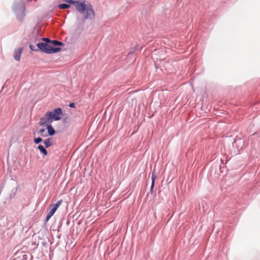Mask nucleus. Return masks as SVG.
<instances>
[{
  "mask_svg": "<svg viewBox=\"0 0 260 260\" xmlns=\"http://www.w3.org/2000/svg\"><path fill=\"white\" fill-rule=\"evenodd\" d=\"M62 115V110L60 108H56L53 111L46 113L45 116L41 118L39 124L40 125H44L48 122H51L53 120H59L61 119Z\"/></svg>",
  "mask_w": 260,
  "mask_h": 260,
  "instance_id": "1",
  "label": "nucleus"
},
{
  "mask_svg": "<svg viewBox=\"0 0 260 260\" xmlns=\"http://www.w3.org/2000/svg\"><path fill=\"white\" fill-rule=\"evenodd\" d=\"M76 6L77 10L81 14L86 11L84 16L85 19H92L94 17V12L91 5L86 7L84 4L77 1L76 2Z\"/></svg>",
  "mask_w": 260,
  "mask_h": 260,
  "instance_id": "2",
  "label": "nucleus"
},
{
  "mask_svg": "<svg viewBox=\"0 0 260 260\" xmlns=\"http://www.w3.org/2000/svg\"><path fill=\"white\" fill-rule=\"evenodd\" d=\"M37 46L40 50L46 53H57L60 51L61 50L60 47H53L46 43H38Z\"/></svg>",
  "mask_w": 260,
  "mask_h": 260,
  "instance_id": "3",
  "label": "nucleus"
},
{
  "mask_svg": "<svg viewBox=\"0 0 260 260\" xmlns=\"http://www.w3.org/2000/svg\"><path fill=\"white\" fill-rule=\"evenodd\" d=\"M62 203V200H59L55 204L50 205V210L46 217V221L47 222L50 218L53 216L55 212L56 211L58 207Z\"/></svg>",
  "mask_w": 260,
  "mask_h": 260,
  "instance_id": "4",
  "label": "nucleus"
},
{
  "mask_svg": "<svg viewBox=\"0 0 260 260\" xmlns=\"http://www.w3.org/2000/svg\"><path fill=\"white\" fill-rule=\"evenodd\" d=\"M22 50L23 48H18L15 50L14 57L16 60L19 61Z\"/></svg>",
  "mask_w": 260,
  "mask_h": 260,
  "instance_id": "5",
  "label": "nucleus"
},
{
  "mask_svg": "<svg viewBox=\"0 0 260 260\" xmlns=\"http://www.w3.org/2000/svg\"><path fill=\"white\" fill-rule=\"evenodd\" d=\"M156 173L155 172V171L154 170L153 172H152V183H151V188H150V192L152 193V191H153V189L154 188V181H155V180L156 179Z\"/></svg>",
  "mask_w": 260,
  "mask_h": 260,
  "instance_id": "6",
  "label": "nucleus"
},
{
  "mask_svg": "<svg viewBox=\"0 0 260 260\" xmlns=\"http://www.w3.org/2000/svg\"><path fill=\"white\" fill-rule=\"evenodd\" d=\"M44 144L45 147L48 148L52 145V139L49 138L44 141Z\"/></svg>",
  "mask_w": 260,
  "mask_h": 260,
  "instance_id": "7",
  "label": "nucleus"
},
{
  "mask_svg": "<svg viewBox=\"0 0 260 260\" xmlns=\"http://www.w3.org/2000/svg\"><path fill=\"white\" fill-rule=\"evenodd\" d=\"M47 129L48 132V134L50 136L53 135L55 132L54 128L52 127V126L51 125H47Z\"/></svg>",
  "mask_w": 260,
  "mask_h": 260,
  "instance_id": "8",
  "label": "nucleus"
},
{
  "mask_svg": "<svg viewBox=\"0 0 260 260\" xmlns=\"http://www.w3.org/2000/svg\"><path fill=\"white\" fill-rule=\"evenodd\" d=\"M38 149H39V150L43 153V154L44 155H47V150H46V149L42 146V145H39L38 146Z\"/></svg>",
  "mask_w": 260,
  "mask_h": 260,
  "instance_id": "9",
  "label": "nucleus"
},
{
  "mask_svg": "<svg viewBox=\"0 0 260 260\" xmlns=\"http://www.w3.org/2000/svg\"><path fill=\"white\" fill-rule=\"evenodd\" d=\"M58 7L61 9H65L69 8L70 7V6L68 4H62L59 5L58 6Z\"/></svg>",
  "mask_w": 260,
  "mask_h": 260,
  "instance_id": "10",
  "label": "nucleus"
},
{
  "mask_svg": "<svg viewBox=\"0 0 260 260\" xmlns=\"http://www.w3.org/2000/svg\"><path fill=\"white\" fill-rule=\"evenodd\" d=\"M51 43L53 44L55 46L58 45V46H62L63 45V43L61 42L56 41V40H53L52 41H51Z\"/></svg>",
  "mask_w": 260,
  "mask_h": 260,
  "instance_id": "11",
  "label": "nucleus"
},
{
  "mask_svg": "<svg viewBox=\"0 0 260 260\" xmlns=\"http://www.w3.org/2000/svg\"><path fill=\"white\" fill-rule=\"evenodd\" d=\"M45 129L42 128L39 131V133L42 136H47V135L46 134H45Z\"/></svg>",
  "mask_w": 260,
  "mask_h": 260,
  "instance_id": "12",
  "label": "nucleus"
},
{
  "mask_svg": "<svg viewBox=\"0 0 260 260\" xmlns=\"http://www.w3.org/2000/svg\"><path fill=\"white\" fill-rule=\"evenodd\" d=\"M42 141V139L41 138H38L34 140V142L36 144H39Z\"/></svg>",
  "mask_w": 260,
  "mask_h": 260,
  "instance_id": "13",
  "label": "nucleus"
},
{
  "mask_svg": "<svg viewBox=\"0 0 260 260\" xmlns=\"http://www.w3.org/2000/svg\"><path fill=\"white\" fill-rule=\"evenodd\" d=\"M66 2L69 3L70 4H74L76 2H74L73 0H65Z\"/></svg>",
  "mask_w": 260,
  "mask_h": 260,
  "instance_id": "14",
  "label": "nucleus"
},
{
  "mask_svg": "<svg viewBox=\"0 0 260 260\" xmlns=\"http://www.w3.org/2000/svg\"><path fill=\"white\" fill-rule=\"evenodd\" d=\"M43 40L46 42H51V41L48 38H43Z\"/></svg>",
  "mask_w": 260,
  "mask_h": 260,
  "instance_id": "15",
  "label": "nucleus"
},
{
  "mask_svg": "<svg viewBox=\"0 0 260 260\" xmlns=\"http://www.w3.org/2000/svg\"><path fill=\"white\" fill-rule=\"evenodd\" d=\"M69 106L72 108L75 107V104L74 103H71L69 105Z\"/></svg>",
  "mask_w": 260,
  "mask_h": 260,
  "instance_id": "16",
  "label": "nucleus"
},
{
  "mask_svg": "<svg viewBox=\"0 0 260 260\" xmlns=\"http://www.w3.org/2000/svg\"><path fill=\"white\" fill-rule=\"evenodd\" d=\"M34 46L33 45H30L29 46V48H30V49H31V50H35V49H34Z\"/></svg>",
  "mask_w": 260,
  "mask_h": 260,
  "instance_id": "17",
  "label": "nucleus"
}]
</instances>
